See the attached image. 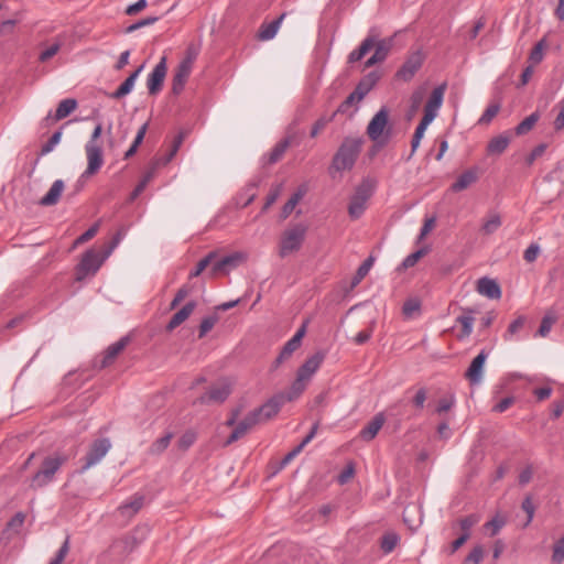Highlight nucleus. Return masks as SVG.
<instances>
[{
    "mask_svg": "<svg viewBox=\"0 0 564 564\" xmlns=\"http://www.w3.org/2000/svg\"><path fill=\"white\" fill-rule=\"evenodd\" d=\"M191 73L192 67H188L181 63L178 64L172 79V93L174 95H180L183 91Z\"/></svg>",
    "mask_w": 564,
    "mask_h": 564,
    "instance_id": "nucleus-26",
    "label": "nucleus"
},
{
    "mask_svg": "<svg viewBox=\"0 0 564 564\" xmlns=\"http://www.w3.org/2000/svg\"><path fill=\"white\" fill-rule=\"evenodd\" d=\"M63 191L64 182L62 180H56L50 187L48 192L41 198L40 204L43 206H53L57 204Z\"/></svg>",
    "mask_w": 564,
    "mask_h": 564,
    "instance_id": "nucleus-29",
    "label": "nucleus"
},
{
    "mask_svg": "<svg viewBox=\"0 0 564 564\" xmlns=\"http://www.w3.org/2000/svg\"><path fill=\"white\" fill-rule=\"evenodd\" d=\"M555 321H556L555 315H553V314L544 315V317L542 318L541 325L538 329V335L541 337H545L550 333Z\"/></svg>",
    "mask_w": 564,
    "mask_h": 564,
    "instance_id": "nucleus-45",
    "label": "nucleus"
},
{
    "mask_svg": "<svg viewBox=\"0 0 564 564\" xmlns=\"http://www.w3.org/2000/svg\"><path fill=\"white\" fill-rule=\"evenodd\" d=\"M480 518L477 514H469L459 520V527L463 533H469L470 529L479 522Z\"/></svg>",
    "mask_w": 564,
    "mask_h": 564,
    "instance_id": "nucleus-53",
    "label": "nucleus"
},
{
    "mask_svg": "<svg viewBox=\"0 0 564 564\" xmlns=\"http://www.w3.org/2000/svg\"><path fill=\"white\" fill-rule=\"evenodd\" d=\"M384 422V414L382 412L377 413L372 417V420L368 422L366 426L362 427V430L359 433L360 437L367 442L373 440L377 436L378 432L383 426Z\"/></svg>",
    "mask_w": 564,
    "mask_h": 564,
    "instance_id": "nucleus-22",
    "label": "nucleus"
},
{
    "mask_svg": "<svg viewBox=\"0 0 564 564\" xmlns=\"http://www.w3.org/2000/svg\"><path fill=\"white\" fill-rule=\"evenodd\" d=\"M77 108V101L76 99H73V98H66V99H63L57 108H56V111H55V115L54 117H52L51 112L44 118V121L46 123H48L51 120L53 121H58V120H62L64 118H66L67 116H69L73 111H75Z\"/></svg>",
    "mask_w": 564,
    "mask_h": 564,
    "instance_id": "nucleus-25",
    "label": "nucleus"
},
{
    "mask_svg": "<svg viewBox=\"0 0 564 564\" xmlns=\"http://www.w3.org/2000/svg\"><path fill=\"white\" fill-rule=\"evenodd\" d=\"M102 134V124L98 122L88 140L85 144V153L87 158V167L83 173V177H89L99 172L104 165L102 148L98 143L99 138Z\"/></svg>",
    "mask_w": 564,
    "mask_h": 564,
    "instance_id": "nucleus-3",
    "label": "nucleus"
},
{
    "mask_svg": "<svg viewBox=\"0 0 564 564\" xmlns=\"http://www.w3.org/2000/svg\"><path fill=\"white\" fill-rule=\"evenodd\" d=\"M217 319L218 318H217L216 315H210V316H207V317L203 318V321H202V323L199 325L198 337L203 338L209 330H212V328L217 323Z\"/></svg>",
    "mask_w": 564,
    "mask_h": 564,
    "instance_id": "nucleus-52",
    "label": "nucleus"
},
{
    "mask_svg": "<svg viewBox=\"0 0 564 564\" xmlns=\"http://www.w3.org/2000/svg\"><path fill=\"white\" fill-rule=\"evenodd\" d=\"M285 14H281L278 19L267 23L262 24L258 32V37L261 41H269L272 40L281 25L282 20L284 19Z\"/></svg>",
    "mask_w": 564,
    "mask_h": 564,
    "instance_id": "nucleus-31",
    "label": "nucleus"
},
{
    "mask_svg": "<svg viewBox=\"0 0 564 564\" xmlns=\"http://www.w3.org/2000/svg\"><path fill=\"white\" fill-rule=\"evenodd\" d=\"M69 551V536H67L50 564H62Z\"/></svg>",
    "mask_w": 564,
    "mask_h": 564,
    "instance_id": "nucleus-59",
    "label": "nucleus"
},
{
    "mask_svg": "<svg viewBox=\"0 0 564 564\" xmlns=\"http://www.w3.org/2000/svg\"><path fill=\"white\" fill-rule=\"evenodd\" d=\"M230 394V388L228 384H219L210 388L205 394L199 397L198 402L206 403H221Z\"/></svg>",
    "mask_w": 564,
    "mask_h": 564,
    "instance_id": "nucleus-19",
    "label": "nucleus"
},
{
    "mask_svg": "<svg viewBox=\"0 0 564 564\" xmlns=\"http://www.w3.org/2000/svg\"><path fill=\"white\" fill-rule=\"evenodd\" d=\"M307 232V227L303 224H296L289 227L280 240V257L284 258L301 249Z\"/></svg>",
    "mask_w": 564,
    "mask_h": 564,
    "instance_id": "nucleus-7",
    "label": "nucleus"
},
{
    "mask_svg": "<svg viewBox=\"0 0 564 564\" xmlns=\"http://www.w3.org/2000/svg\"><path fill=\"white\" fill-rule=\"evenodd\" d=\"M399 542V536L394 532L386 533L381 539V549L384 553H390L394 550Z\"/></svg>",
    "mask_w": 564,
    "mask_h": 564,
    "instance_id": "nucleus-41",
    "label": "nucleus"
},
{
    "mask_svg": "<svg viewBox=\"0 0 564 564\" xmlns=\"http://www.w3.org/2000/svg\"><path fill=\"white\" fill-rule=\"evenodd\" d=\"M521 508L528 516L527 521L524 523V527H528L532 522V520L534 518V511H535V508H534L531 497L524 498V500L522 501Z\"/></svg>",
    "mask_w": 564,
    "mask_h": 564,
    "instance_id": "nucleus-57",
    "label": "nucleus"
},
{
    "mask_svg": "<svg viewBox=\"0 0 564 564\" xmlns=\"http://www.w3.org/2000/svg\"><path fill=\"white\" fill-rule=\"evenodd\" d=\"M335 115L336 112L329 117L323 116L318 120H316L312 128L311 137L315 138L334 119Z\"/></svg>",
    "mask_w": 564,
    "mask_h": 564,
    "instance_id": "nucleus-55",
    "label": "nucleus"
},
{
    "mask_svg": "<svg viewBox=\"0 0 564 564\" xmlns=\"http://www.w3.org/2000/svg\"><path fill=\"white\" fill-rule=\"evenodd\" d=\"M248 256L246 252L242 251H236L232 252L220 260L213 263L212 267V273L218 274L223 273L226 274L230 270L237 268L240 263L245 262L247 260Z\"/></svg>",
    "mask_w": 564,
    "mask_h": 564,
    "instance_id": "nucleus-13",
    "label": "nucleus"
},
{
    "mask_svg": "<svg viewBox=\"0 0 564 564\" xmlns=\"http://www.w3.org/2000/svg\"><path fill=\"white\" fill-rule=\"evenodd\" d=\"M540 112L534 111L527 118H524L516 128L514 132L517 135H524L528 132H530L533 127L536 124V122L540 120Z\"/></svg>",
    "mask_w": 564,
    "mask_h": 564,
    "instance_id": "nucleus-35",
    "label": "nucleus"
},
{
    "mask_svg": "<svg viewBox=\"0 0 564 564\" xmlns=\"http://www.w3.org/2000/svg\"><path fill=\"white\" fill-rule=\"evenodd\" d=\"M540 253V247L536 243H531L524 251L523 258L527 262H533L536 260Z\"/></svg>",
    "mask_w": 564,
    "mask_h": 564,
    "instance_id": "nucleus-63",
    "label": "nucleus"
},
{
    "mask_svg": "<svg viewBox=\"0 0 564 564\" xmlns=\"http://www.w3.org/2000/svg\"><path fill=\"white\" fill-rule=\"evenodd\" d=\"M98 231V225H94L90 228H88L85 232H83L76 240L75 245L85 243L88 240L93 239Z\"/></svg>",
    "mask_w": 564,
    "mask_h": 564,
    "instance_id": "nucleus-62",
    "label": "nucleus"
},
{
    "mask_svg": "<svg viewBox=\"0 0 564 564\" xmlns=\"http://www.w3.org/2000/svg\"><path fill=\"white\" fill-rule=\"evenodd\" d=\"M290 145L289 139H284L280 141L269 153L268 155V163L273 164L276 163L285 153L286 149Z\"/></svg>",
    "mask_w": 564,
    "mask_h": 564,
    "instance_id": "nucleus-39",
    "label": "nucleus"
},
{
    "mask_svg": "<svg viewBox=\"0 0 564 564\" xmlns=\"http://www.w3.org/2000/svg\"><path fill=\"white\" fill-rule=\"evenodd\" d=\"M110 448L111 443L107 437L94 441L84 458V465L80 471L84 473L97 465L107 455Z\"/></svg>",
    "mask_w": 564,
    "mask_h": 564,
    "instance_id": "nucleus-10",
    "label": "nucleus"
},
{
    "mask_svg": "<svg viewBox=\"0 0 564 564\" xmlns=\"http://www.w3.org/2000/svg\"><path fill=\"white\" fill-rule=\"evenodd\" d=\"M147 130H148V122L143 123L139 128V130H138V132H137V134L134 137V140H133L132 144L130 145V148L126 151V153L123 155V159L128 160V159L132 158L137 153L138 148L140 147V144L144 140Z\"/></svg>",
    "mask_w": 564,
    "mask_h": 564,
    "instance_id": "nucleus-37",
    "label": "nucleus"
},
{
    "mask_svg": "<svg viewBox=\"0 0 564 564\" xmlns=\"http://www.w3.org/2000/svg\"><path fill=\"white\" fill-rule=\"evenodd\" d=\"M173 436L174 435L172 432H167L162 437L154 441L152 443V445L150 446V449H149L150 454H152V455L162 454L169 447Z\"/></svg>",
    "mask_w": 564,
    "mask_h": 564,
    "instance_id": "nucleus-38",
    "label": "nucleus"
},
{
    "mask_svg": "<svg viewBox=\"0 0 564 564\" xmlns=\"http://www.w3.org/2000/svg\"><path fill=\"white\" fill-rule=\"evenodd\" d=\"M477 180H478V169L477 167L469 169L458 176L456 182H454L452 184L451 189L455 193L462 192V191L466 189L467 187H469L471 184L476 183Z\"/></svg>",
    "mask_w": 564,
    "mask_h": 564,
    "instance_id": "nucleus-27",
    "label": "nucleus"
},
{
    "mask_svg": "<svg viewBox=\"0 0 564 564\" xmlns=\"http://www.w3.org/2000/svg\"><path fill=\"white\" fill-rule=\"evenodd\" d=\"M143 69V65L137 68L132 74H130L126 80L118 87L116 91L111 94V97L115 99H120L128 94H130L134 87L135 80L139 77L140 73Z\"/></svg>",
    "mask_w": 564,
    "mask_h": 564,
    "instance_id": "nucleus-28",
    "label": "nucleus"
},
{
    "mask_svg": "<svg viewBox=\"0 0 564 564\" xmlns=\"http://www.w3.org/2000/svg\"><path fill=\"white\" fill-rule=\"evenodd\" d=\"M372 265V259L369 258L358 268L356 275L352 279L351 285L356 286L368 274Z\"/></svg>",
    "mask_w": 564,
    "mask_h": 564,
    "instance_id": "nucleus-47",
    "label": "nucleus"
},
{
    "mask_svg": "<svg viewBox=\"0 0 564 564\" xmlns=\"http://www.w3.org/2000/svg\"><path fill=\"white\" fill-rule=\"evenodd\" d=\"M324 359L325 354L323 351H316L314 355L308 357L299 368L296 376L308 382L314 373L319 369Z\"/></svg>",
    "mask_w": 564,
    "mask_h": 564,
    "instance_id": "nucleus-16",
    "label": "nucleus"
},
{
    "mask_svg": "<svg viewBox=\"0 0 564 564\" xmlns=\"http://www.w3.org/2000/svg\"><path fill=\"white\" fill-rule=\"evenodd\" d=\"M354 473H355V468H354V465L352 464H348L341 471L340 474L338 475V482L340 485H344L346 484L352 476H354Z\"/></svg>",
    "mask_w": 564,
    "mask_h": 564,
    "instance_id": "nucleus-64",
    "label": "nucleus"
},
{
    "mask_svg": "<svg viewBox=\"0 0 564 564\" xmlns=\"http://www.w3.org/2000/svg\"><path fill=\"white\" fill-rule=\"evenodd\" d=\"M130 338L128 336L121 337L118 341L111 344L104 352L101 360V368H105L113 362L118 355L127 347Z\"/></svg>",
    "mask_w": 564,
    "mask_h": 564,
    "instance_id": "nucleus-24",
    "label": "nucleus"
},
{
    "mask_svg": "<svg viewBox=\"0 0 564 564\" xmlns=\"http://www.w3.org/2000/svg\"><path fill=\"white\" fill-rule=\"evenodd\" d=\"M373 194V185L369 180H364L355 189L348 205V214L351 219H358L367 208V202Z\"/></svg>",
    "mask_w": 564,
    "mask_h": 564,
    "instance_id": "nucleus-8",
    "label": "nucleus"
},
{
    "mask_svg": "<svg viewBox=\"0 0 564 564\" xmlns=\"http://www.w3.org/2000/svg\"><path fill=\"white\" fill-rule=\"evenodd\" d=\"M389 112L382 107L370 120L367 127V134L372 141H378L388 126Z\"/></svg>",
    "mask_w": 564,
    "mask_h": 564,
    "instance_id": "nucleus-15",
    "label": "nucleus"
},
{
    "mask_svg": "<svg viewBox=\"0 0 564 564\" xmlns=\"http://www.w3.org/2000/svg\"><path fill=\"white\" fill-rule=\"evenodd\" d=\"M488 355L481 350L470 362L465 377L471 384H479L482 380V371Z\"/></svg>",
    "mask_w": 564,
    "mask_h": 564,
    "instance_id": "nucleus-17",
    "label": "nucleus"
},
{
    "mask_svg": "<svg viewBox=\"0 0 564 564\" xmlns=\"http://www.w3.org/2000/svg\"><path fill=\"white\" fill-rule=\"evenodd\" d=\"M306 325L307 322L303 323V325L296 330L293 337L284 344L274 361V368H278L283 361L289 359L292 354L301 346L302 338L306 333Z\"/></svg>",
    "mask_w": 564,
    "mask_h": 564,
    "instance_id": "nucleus-14",
    "label": "nucleus"
},
{
    "mask_svg": "<svg viewBox=\"0 0 564 564\" xmlns=\"http://www.w3.org/2000/svg\"><path fill=\"white\" fill-rule=\"evenodd\" d=\"M67 459L66 455L59 453L45 457L40 469L32 476L30 487L39 489L52 482L55 474Z\"/></svg>",
    "mask_w": 564,
    "mask_h": 564,
    "instance_id": "nucleus-4",
    "label": "nucleus"
},
{
    "mask_svg": "<svg viewBox=\"0 0 564 564\" xmlns=\"http://www.w3.org/2000/svg\"><path fill=\"white\" fill-rule=\"evenodd\" d=\"M477 291L479 294L491 300H498L501 297V289L499 284L495 280L487 276L480 278L478 280Z\"/></svg>",
    "mask_w": 564,
    "mask_h": 564,
    "instance_id": "nucleus-20",
    "label": "nucleus"
},
{
    "mask_svg": "<svg viewBox=\"0 0 564 564\" xmlns=\"http://www.w3.org/2000/svg\"><path fill=\"white\" fill-rule=\"evenodd\" d=\"M500 110V106L499 105H490L486 108V110L484 111V113L481 115V117L479 118L478 120V123L479 124H487L489 123L495 117L496 115L499 112Z\"/></svg>",
    "mask_w": 564,
    "mask_h": 564,
    "instance_id": "nucleus-51",
    "label": "nucleus"
},
{
    "mask_svg": "<svg viewBox=\"0 0 564 564\" xmlns=\"http://www.w3.org/2000/svg\"><path fill=\"white\" fill-rule=\"evenodd\" d=\"M421 303L416 299H410L404 302L402 312L406 317H411L414 313L419 312Z\"/></svg>",
    "mask_w": 564,
    "mask_h": 564,
    "instance_id": "nucleus-56",
    "label": "nucleus"
},
{
    "mask_svg": "<svg viewBox=\"0 0 564 564\" xmlns=\"http://www.w3.org/2000/svg\"><path fill=\"white\" fill-rule=\"evenodd\" d=\"M107 258L105 250L102 252H97L94 249L86 251L76 267V280L82 281L87 276L95 275Z\"/></svg>",
    "mask_w": 564,
    "mask_h": 564,
    "instance_id": "nucleus-9",
    "label": "nucleus"
},
{
    "mask_svg": "<svg viewBox=\"0 0 564 564\" xmlns=\"http://www.w3.org/2000/svg\"><path fill=\"white\" fill-rule=\"evenodd\" d=\"M216 258V252H209L206 257L198 261L196 268L191 272L189 278H196Z\"/></svg>",
    "mask_w": 564,
    "mask_h": 564,
    "instance_id": "nucleus-42",
    "label": "nucleus"
},
{
    "mask_svg": "<svg viewBox=\"0 0 564 564\" xmlns=\"http://www.w3.org/2000/svg\"><path fill=\"white\" fill-rule=\"evenodd\" d=\"M525 317L519 316L516 318L508 327L507 333L503 335L505 340H511L512 336L516 335L519 330H521L524 326Z\"/></svg>",
    "mask_w": 564,
    "mask_h": 564,
    "instance_id": "nucleus-44",
    "label": "nucleus"
},
{
    "mask_svg": "<svg viewBox=\"0 0 564 564\" xmlns=\"http://www.w3.org/2000/svg\"><path fill=\"white\" fill-rule=\"evenodd\" d=\"M197 55H198V48L194 45H189L186 48L184 58L180 63L193 68V65H194L195 59L197 58Z\"/></svg>",
    "mask_w": 564,
    "mask_h": 564,
    "instance_id": "nucleus-58",
    "label": "nucleus"
},
{
    "mask_svg": "<svg viewBox=\"0 0 564 564\" xmlns=\"http://www.w3.org/2000/svg\"><path fill=\"white\" fill-rule=\"evenodd\" d=\"M445 90H446V83L438 85L437 87H435L432 90V93L425 104L423 117H422L420 123L417 124V127L414 131L412 141H411L412 154L419 148L420 142H421L427 127L437 117L438 110L441 109L443 101H444Z\"/></svg>",
    "mask_w": 564,
    "mask_h": 564,
    "instance_id": "nucleus-2",
    "label": "nucleus"
},
{
    "mask_svg": "<svg viewBox=\"0 0 564 564\" xmlns=\"http://www.w3.org/2000/svg\"><path fill=\"white\" fill-rule=\"evenodd\" d=\"M284 403V393L280 392L274 394L265 403H263L258 409H254L252 412L256 414L258 421L260 423H263L274 417L279 413Z\"/></svg>",
    "mask_w": 564,
    "mask_h": 564,
    "instance_id": "nucleus-11",
    "label": "nucleus"
},
{
    "mask_svg": "<svg viewBox=\"0 0 564 564\" xmlns=\"http://www.w3.org/2000/svg\"><path fill=\"white\" fill-rule=\"evenodd\" d=\"M307 188L305 185H301L296 192L290 197V199L284 204L281 217L283 219L288 218L291 213L294 210L295 206L300 203V200L305 196Z\"/></svg>",
    "mask_w": 564,
    "mask_h": 564,
    "instance_id": "nucleus-33",
    "label": "nucleus"
},
{
    "mask_svg": "<svg viewBox=\"0 0 564 564\" xmlns=\"http://www.w3.org/2000/svg\"><path fill=\"white\" fill-rule=\"evenodd\" d=\"M196 441V433L186 431L178 440L177 446L182 451L188 449Z\"/></svg>",
    "mask_w": 564,
    "mask_h": 564,
    "instance_id": "nucleus-49",
    "label": "nucleus"
},
{
    "mask_svg": "<svg viewBox=\"0 0 564 564\" xmlns=\"http://www.w3.org/2000/svg\"><path fill=\"white\" fill-rule=\"evenodd\" d=\"M510 143V138L507 134H500L492 138L487 144V152L490 155L502 154Z\"/></svg>",
    "mask_w": 564,
    "mask_h": 564,
    "instance_id": "nucleus-32",
    "label": "nucleus"
},
{
    "mask_svg": "<svg viewBox=\"0 0 564 564\" xmlns=\"http://www.w3.org/2000/svg\"><path fill=\"white\" fill-rule=\"evenodd\" d=\"M424 250L420 249L415 252L410 253L405 259L402 261L401 267L403 269L411 268L416 264V262L423 257Z\"/></svg>",
    "mask_w": 564,
    "mask_h": 564,
    "instance_id": "nucleus-60",
    "label": "nucleus"
},
{
    "mask_svg": "<svg viewBox=\"0 0 564 564\" xmlns=\"http://www.w3.org/2000/svg\"><path fill=\"white\" fill-rule=\"evenodd\" d=\"M375 46V53L373 55L377 56V58L380 62H383L392 46V39H382L379 41H376L375 36L368 35L359 45L358 48L350 52L348 55V62L349 63H356L364 58V56Z\"/></svg>",
    "mask_w": 564,
    "mask_h": 564,
    "instance_id": "nucleus-5",
    "label": "nucleus"
},
{
    "mask_svg": "<svg viewBox=\"0 0 564 564\" xmlns=\"http://www.w3.org/2000/svg\"><path fill=\"white\" fill-rule=\"evenodd\" d=\"M485 24L486 21L484 18H479L477 21H475L474 25L467 32L466 39L469 41L475 40L479 32L485 28Z\"/></svg>",
    "mask_w": 564,
    "mask_h": 564,
    "instance_id": "nucleus-61",
    "label": "nucleus"
},
{
    "mask_svg": "<svg viewBox=\"0 0 564 564\" xmlns=\"http://www.w3.org/2000/svg\"><path fill=\"white\" fill-rule=\"evenodd\" d=\"M545 47L546 41L544 39H542L534 45L529 55V62L531 63L532 66L540 64L543 61Z\"/></svg>",
    "mask_w": 564,
    "mask_h": 564,
    "instance_id": "nucleus-40",
    "label": "nucleus"
},
{
    "mask_svg": "<svg viewBox=\"0 0 564 564\" xmlns=\"http://www.w3.org/2000/svg\"><path fill=\"white\" fill-rule=\"evenodd\" d=\"M25 521V514L23 512H17L14 517L7 523V530H11L15 533L20 531Z\"/></svg>",
    "mask_w": 564,
    "mask_h": 564,
    "instance_id": "nucleus-54",
    "label": "nucleus"
},
{
    "mask_svg": "<svg viewBox=\"0 0 564 564\" xmlns=\"http://www.w3.org/2000/svg\"><path fill=\"white\" fill-rule=\"evenodd\" d=\"M362 143V138L346 137L343 140L329 166V174L333 178H335L337 174L350 171L355 166L361 152Z\"/></svg>",
    "mask_w": 564,
    "mask_h": 564,
    "instance_id": "nucleus-1",
    "label": "nucleus"
},
{
    "mask_svg": "<svg viewBox=\"0 0 564 564\" xmlns=\"http://www.w3.org/2000/svg\"><path fill=\"white\" fill-rule=\"evenodd\" d=\"M62 131L58 130L52 134L50 140L42 145L40 155H46L54 150V148L61 142Z\"/></svg>",
    "mask_w": 564,
    "mask_h": 564,
    "instance_id": "nucleus-43",
    "label": "nucleus"
},
{
    "mask_svg": "<svg viewBox=\"0 0 564 564\" xmlns=\"http://www.w3.org/2000/svg\"><path fill=\"white\" fill-rule=\"evenodd\" d=\"M167 72V58L162 56L147 79V87L150 95L161 91Z\"/></svg>",
    "mask_w": 564,
    "mask_h": 564,
    "instance_id": "nucleus-12",
    "label": "nucleus"
},
{
    "mask_svg": "<svg viewBox=\"0 0 564 564\" xmlns=\"http://www.w3.org/2000/svg\"><path fill=\"white\" fill-rule=\"evenodd\" d=\"M482 558L484 549L481 545H477L469 552L463 564H480Z\"/></svg>",
    "mask_w": 564,
    "mask_h": 564,
    "instance_id": "nucleus-48",
    "label": "nucleus"
},
{
    "mask_svg": "<svg viewBox=\"0 0 564 564\" xmlns=\"http://www.w3.org/2000/svg\"><path fill=\"white\" fill-rule=\"evenodd\" d=\"M423 64V56L420 52L413 53L398 70L397 76L404 82H409L421 68Z\"/></svg>",
    "mask_w": 564,
    "mask_h": 564,
    "instance_id": "nucleus-18",
    "label": "nucleus"
},
{
    "mask_svg": "<svg viewBox=\"0 0 564 564\" xmlns=\"http://www.w3.org/2000/svg\"><path fill=\"white\" fill-rule=\"evenodd\" d=\"M143 503L144 496L135 494L118 507V512L120 516L130 519L141 510Z\"/></svg>",
    "mask_w": 564,
    "mask_h": 564,
    "instance_id": "nucleus-21",
    "label": "nucleus"
},
{
    "mask_svg": "<svg viewBox=\"0 0 564 564\" xmlns=\"http://www.w3.org/2000/svg\"><path fill=\"white\" fill-rule=\"evenodd\" d=\"M564 561V535L553 545L552 562L561 564Z\"/></svg>",
    "mask_w": 564,
    "mask_h": 564,
    "instance_id": "nucleus-46",
    "label": "nucleus"
},
{
    "mask_svg": "<svg viewBox=\"0 0 564 564\" xmlns=\"http://www.w3.org/2000/svg\"><path fill=\"white\" fill-rule=\"evenodd\" d=\"M473 313V310L465 308L464 314L456 318V322L462 325V334L458 336L459 339L469 337L471 335L473 325L475 322Z\"/></svg>",
    "mask_w": 564,
    "mask_h": 564,
    "instance_id": "nucleus-34",
    "label": "nucleus"
},
{
    "mask_svg": "<svg viewBox=\"0 0 564 564\" xmlns=\"http://www.w3.org/2000/svg\"><path fill=\"white\" fill-rule=\"evenodd\" d=\"M307 383L308 382L296 376L289 391L284 393L285 402H290L297 399L306 389Z\"/></svg>",
    "mask_w": 564,
    "mask_h": 564,
    "instance_id": "nucleus-36",
    "label": "nucleus"
},
{
    "mask_svg": "<svg viewBox=\"0 0 564 564\" xmlns=\"http://www.w3.org/2000/svg\"><path fill=\"white\" fill-rule=\"evenodd\" d=\"M282 193V184L272 187L265 198L262 212H267L279 198Z\"/></svg>",
    "mask_w": 564,
    "mask_h": 564,
    "instance_id": "nucleus-50",
    "label": "nucleus"
},
{
    "mask_svg": "<svg viewBox=\"0 0 564 564\" xmlns=\"http://www.w3.org/2000/svg\"><path fill=\"white\" fill-rule=\"evenodd\" d=\"M196 306L195 302H188L186 303L178 312H176L172 318L170 319L166 328L167 330H173L177 326H180L183 322H185L189 315L193 313L194 308Z\"/></svg>",
    "mask_w": 564,
    "mask_h": 564,
    "instance_id": "nucleus-30",
    "label": "nucleus"
},
{
    "mask_svg": "<svg viewBox=\"0 0 564 564\" xmlns=\"http://www.w3.org/2000/svg\"><path fill=\"white\" fill-rule=\"evenodd\" d=\"M240 409H235L231 411L229 417L226 421V425L234 427L231 434L228 436L225 445H230L240 438H242L249 431H251L256 425L260 424L256 414L251 411L249 412L240 422L237 423V419L239 416Z\"/></svg>",
    "mask_w": 564,
    "mask_h": 564,
    "instance_id": "nucleus-6",
    "label": "nucleus"
},
{
    "mask_svg": "<svg viewBox=\"0 0 564 564\" xmlns=\"http://www.w3.org/2000/svg\"><path fill=\"white\" fill-rule=\"evenodd\" d=\"M502 225V217L496 210H489L482 219L480 232L484 236L494 235Z\"/></svg>",
    "mask_w": 564,
    "mask_h": 564,
    "instance_id": "nucleus-23",
    "label": "nucleus"
}]
</instances>
